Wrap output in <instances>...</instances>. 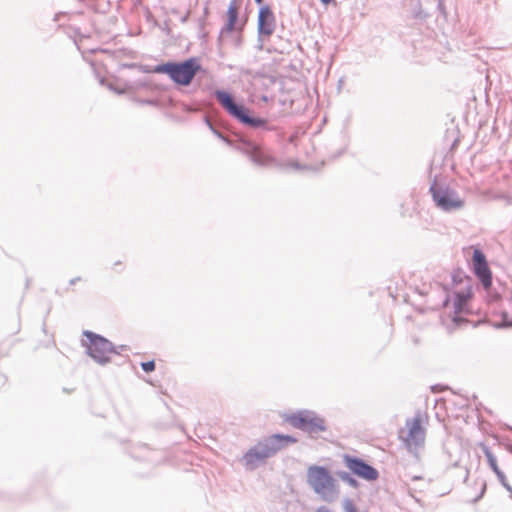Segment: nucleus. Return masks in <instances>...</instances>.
Segmentation results:
<instances>
[{
	"mask_svg": "<svg viewBox=\"0 0 512 512\" xmlns=\"http://www.w3.org/2000/svg\"><path fill=\"white\" fill-rule=\"evenodd\" d=\"M80 280H81V277L72 278V279H70L69 284L70 285H74V284H76Z\"/></svg>",
	"mask_w": 512,
	"mask_h": 512,
	"instance_id": "473e14b6",
	"label": "nucleus"
},
{
	"mask_svg": "<svg viewBox=\"0 0 512 512\" xmlns=\"http://www.w3.org/2000/svg\"><path fill=\"white\" fill-rule=\"evenodd\" d=\"M298 442V439L289 434L274 433L260 439L250 447L240 458L246 470H254L267 459L276 456L280 451Z\"/></svg>",
	"mask_w": 512,
	"mask_h": 512,
	"instance_id": "f257e3e1",
	"label": "nucleus"
},
{
	"mask_svg": "<svg viewBox=\"0 0 512 512\" xmlns=\"http://www.w3.org/2000/svg\"><path fill=\"white\" fill-rule=\"evenodd\" d=\"M429 193L435 206L444 212L459 211L465 205L464 199L459 196L455 189L449 185L438 183L436 177L430 184Z\"/></svg>",
	"mask_w": 512,
	"mask_h": 512,
	"instance_id": "6e6552de",
	"label": "nucleus"
},
{
	"mask_svg": "<svg viewBox=\"0 0 512 512\" xmlns=\"http://www.w3.org/2000/svg\"><path fill=\"white\" fill-rule=\"evenodd\" d=\"M85 339H82V345L86 348V354L99 365L110 363V352H116V345L101 334L90 330H84L82 333Z\"/></svg>",
	"mask_w": 512,
	"mask_h": 512,
	"instance_id": "0eeeda50",
	"label": "nucleus"
},
{
	"mask_svg": "<svg viewBox=\"0 0 512 512\" xmlns=\"http://www.w3.org/2000/svg\"><path fill=\"white\" fill-rule=\"evenodd\" d=\"M203 13H204L203 18L199 19V27L200 28H203L205 26V18L209 14V8L207 5L204 7Z\"/></svg>",
	"mask_w": 512,
	"mask_h": 512,
	"instance_id": "bb28decb",
	"label": "nucleus"
},
{
	"mask_svg": "<svg viewBox=\"0 0 512 512\" xmlns=\"http://www.w3.org/2000/svg\"><path fill=\"white\" fill-rule=\"evenodd\" d=\"M485 491H486V483H483L482 489H481L479 495L474 498L473 502L474 503L478 502L483 497Z\"/></svg>",
	"mask_w": 512,
	"mask_h": 512,
	"instance_id": "c756f323",
	"label": "nucleus"
},
{
	"mask_svg": "<svg viewBox=\"0 0 512 512\" xmlns=\"http://www.w3.org/2000/svg\"><path fill=\"white\" fill-rule=\"evenodd\" d=\"M343 462L354 476L365 481L373 482L379 478V471L363 458L355 455L344 454Z\"/></svg>",
	"mask_w": 512,
	"mask_h": 512,
	"instance_id": "9b49d317",
	"label": "nucleus"
},
{
	"mask_svg": "<svg viewBox=\"0 0 512 512\" xmlns=\"http://www.w3.org/2000/svg\"><path fill=\"white\" fill-rule=\"evenodd\" d=\"M120 67L123 69H138L142 73H153L152 67L138 63H122Z\"/></svg>",
	"mask_w": 512,
	"mask_h": 512,
	"instance_id": "a211bd4d",
	"label": "nucleus"
},
{
	"mask_svg": "<svg viewBox=\"0 0 512 512\" xmlns=\"http://www.w3.org/2000/svg\"><path fill=\"white\" fill-rule=\"evenodd\" d=\"M245 23L246 21L239 23L237 0H231L226 11L225 23L222 26L217 39L218 45L222 44V41L226 35L232 34L234 31H243Z\"/></svg>",
	"mask_w": 512,
	"mask_h": 512,
	"instance_id": "4468645a",
	"label": "nucleus"
},
{
	"mask_svg": "<svg viewBox=\"0 0 512 512\" xmlns=\"http://www.w3.org/2000/svg\"><path fill=\"white\" fill-rule=\"evenodd\" d=\"M408 432L404 438V445L407 451L414 456L418 455V450L424 446L425 443V429L422 426L421 418L415 416L406 420Z\"/></svg>",
	"mask_w": 512,
	"mask_h": 512,
	"instance_id": "9d476101",
	"label": "nucleus"
},
{
	"mask_svg": "<svg viewBox=\"0 0 512 512\" xmlns=\"http://www.w3.org/2000/svg\"><path fill=\"white\" fill-rule=\"evenodd\" d=\"M140 367L146 373H151L155 370L156 364L154 360L143 361L140 363Z\"/></svg>",
	"mask_w": 512,
	"mask_h": 512,
	"instance_id": "4be33fe9",
	"label": "nucleus"
},
{
	"mask_svg": "<svg viewBox=\"0 0 512 512\" xmlns=\"http://www.w3.org/2000/svg\"><path fill=\"white\" fill-rule=\"evenodd\" d=\"M337 475L343 482L347 483L352 488L356 489L360 485L359 481L353 476L351 472L338 471Z\"/></svg>",
	"mask_w": 512,
	"mask_h": 512,
	"instance_id": "f3484780",
	"label": "nucleus"
},
{
	"mask_svg": "<svg viewBox=\"0 0 512 512\" xmlns=\"http://www.w3.org/2000/svg\"><path fill=\"white\" fill-rule=\"evenodd\" d=\"M236 33L233 35V44L236 48H239L242 46L243 43V36L242 31H235Z\"/></svg>",
	"mask_w": 512,
	"mask_h": 512,
	"instance_id": "b1692460",
	"label": "nucleus"
},
{
	"mask_svg": "<svg viewBox=\"0 0 512 512\" xmlns=\"http://www.w3.org/2000/svg\"><path fill=\"white\" fill-rule=\"evenodd\" d=\"M451 277L454 286L466 282L463 288L454 292L453 311L449 315L453 324L459 327L467 322L464 315L471 313L468 301L473 297L472 278L460 268L455 269Z\"/></svg>",
	"mask_w": 512,
	"mask_h": 512,
	"instance_id": "423d86ee",
	"label": "nucleus"
},
{
	"mask_svg": "<svg viewBox=\"0 0 512 512\" xmlns=\"http://www.w3.org/2000/svg\"><path fill=\"white\" fill-rule=\"evenodd\" d=\"M128 349L127 345H119L116 346V352H110V354L120 355L122 351H125Z\"/></svg>",
	"mask_w": 512,
	"mask_h": 512,
	"instance_id": "c85d7f7f",
	"label": "nucleus"
},
{
	"mask_svg": "<svg viewBox=\"0 0 512 512\" xmlns=\"http://www.w3.org/2000/svg\"><path fill=\"white\" fill-rule=\"evenodd\" d=\"M437 1H438L437 8H438L439 12L443 16H446V9H445V5H444V1L443 0H437Z\"/></svg>",
	"mask_w": 512,
	"mask_h": 512,
	"instance_id": "cd10ccee",
	"label": "nucleus"
},
{
	"mask_svg": "<svg viewBox=\"0 0 512 512\" xmlns=\"http://www.w3.org/2000/svg\"><path fill=\"white\" fill-rule=\"evenodd\" d=\"M125 89L129 92H137L139 90H148L155 92L161 91L163 87L155 83L151 78H143L135 81L125 82Z\"/></svg>",
	"mask_w": 512,
	"mask_h": 512,
	"instance_id": "dca6fc26",
	"label": "nucleus"
},
{
	"mask_svg": "<svg viewBox=\"0 0 512 512\" xmlns=\"http://www.w3.org/2000/svg\"><path fill=\"white\" fill-rule=\"evenodd\" d=\"M508 450H509V452H511V453H512V446H510V447L508 448Z\"/></svg>",
	"mask_w": 512,
	"mask_h": 512,
	"instance_id": "37998d69",
	"label": "nucleus"
},
{
	"mask_svg": "<svg viewBox=\"0 0 512 512\" xmlns=\"http://www.w3.org/2000/svg\"><path fill=\"white\" fill-rule=\"evenodd\" d=\"M483 452L487 459L489 467L496 474L497 479L500 482V484L509 492V496L512 499V486L508 483L504 472L499 468L496 456L493 454L491 449L487 446L483 447Z\"/></svg>",
	"mask_w": 512,
	"mask_h": 512,
	"instance_id": "2eb2a0df",
	"label": "nucleus"
},
{
	"mask_svg": "<svg viewBox=\"0 0 512 512\" xmlns=\"http://www.w3.org/2000/svg\"><path fill=\"white\" fill-rule=\"evenodd\" d=\"M78 1H79V2H81V3H84V2H85V0H78Z\"/></svg>",
	"mask_w": 512,
	"mask_h": 512,
	"instance_id": "c03bdc74",
	"label": "nucleus"
},
{
	"mask_svg": "<svg viewBox=\"0 0 512 512\" xmlns=\"http://www.w3.org/2000/svg\"><path fill=\"white\" fill-rule=\"evenodd\" d=\"M471 270L474 275L480 281L485 290H488L492 286L493 274L488 265V261L485 253L479 247L473 248L471 258Z\"/></svg>",
	"mask_w": 512,
	"mask_h": 512,
	"instance_id": "f8f14e48",
	"label": "nucleus"
},
{
	"mask_svg": "<svg viewBox=\"0 0 512 512\" xmlns=\"http://www.w3.org/2000/svg\"><path fill=\"white\" fill-rule=\"evenodd\" d=\"M133 101L141 104V105H149V106H158L159 101L157 99H139L133 98Z\"/></svg>",
	"mask_w": 512,
	"mask_h": 512,
	"instance_id": "5701e85b",
	"label": "nucleus"
},
{
	"mask_svg": "<svg viewBox=\"0 0 512 512\" xmlns=\"http://www.w3.org/2000/svg\"><path fill=\"white\" fill-rule=\"evenodd\" d=\"M119 264H120V261L115 262L116 266H119Z\"/></svg>",
	"mask_w": 512,
	"mask_h": 512,
	"instance_id": "79ce46f5",
	"label": "nucleus"
},
{
	"mask_svg": "<svg viewBox=\"0 0 512 512\" xmlns=\"http://www.w3.org/2000/svg\"><path fill=\"white\" fill-rule=\"evenodd\" d=\"M153 73L165 74L178 87L189 86L195 76L205 69L201 65L200 59L196 56L188 57L183 60H168L152 67Z\"/></svg>",
	"mask_w": 512,
	"mask_h": 512,
	"instance_id": "20e7f679",
	"label": "nucleus"
},
{
	"mask_svg": "<svg viewBox=\"0 0 512 512\" xmlns=\"http://www.w3.org/2000/svg\"><path fill=\"white\" fill-rule=\"evenodd\" d=\"M306 481L322 501L332 503L338 499L339 485L328 467L316 464L309 466Z\"/></svg>",
	"mask_w": 512,
	"mask_h": 512,
	"instance_id": "39448f33",
	"label": "nucleus"
},
{
	"mask_svg": "<svg viewBox=\"0 0 512 512\" xmlns=\"http://www.w3.org/2000/svg\"><path fill=\"white\" fill-rule=\"evenodd\" d=\"M457 142H458V140H455V141L453 142L452 147H451V150L455 148L454 146H456V145H457Z\"/></svg>",
	"mask_w": 512,
	"mask_h": 512,
	"instance_id": "4c0bfd02",
	"label": "nucleus"
},
{
	"mask_svg": "<svg viewBox=\"0 0 512 512\" xmlns=\"http://www.w3.org/2000/svg\"><path fill=\"white\" fill-rule=\"evenodd\" d=\"M334 0H320V2L324 5H328L330 4L331 2H333Z\"/></svg>",
	"mask_w": 512,
	"mask_h": 512,
	"instance_id": "f704fd0d",
	"label": "nucleus"
},
{
	"mask_svg": "<svg viewBox=\"0 0 512 512\" xmlns=\"http://www.w3.org/2000/svg\"><path fill=\"white\" fill-rule=\"evenodd\" d=\"M342 153H343V150L339 151V152L337 153V155H335V157L340 156Z\"/></svg>",
	"mask_w": 512,
	"mask_h": 512,
	"instance_id": "58836bf2",
	"label": "nucleus"
},
{
	"mask_svg": "<svg viewBox=\"0 0 512 512\" xmlns=\"http://www.w3.org/2000/svg\"><path fill=\"white\" fill-rule=\"evenodd\" d=\"M343 509H344V512H359V510L356 507V505L354 504V502L349 498L344 499Z\"/></svg>",
	"mask_w": 512,
	"mask_h": 512,
	"instance_id": "412c9836",
	"label": "nucleus"
},
{
	"mask_svg": "<svg viewBox=\"0 0 512 512\" xmlns=\"http://www.w3.org/2000/svg\"><path fill=\"white\" fill-rule=\"evenodd\" d=\"M443 292H444L445 296H444L440 306L442 308L446 309L450 306L451 298H450V294L448 293V291L445 287L443 288Z\"/></svg>",
	"mask_w": 512,
	"mask_h": 512,
	"instance_id": "a878e982",
	"label": "nucleus"
},
{
	"mask_svg": "<svg viewBox=\"0 0 512 512\" xmlns=\"http://www.w3.org/2000/svg\"><path fill=\"white\" fill-rule=\"evenodd\" d=\"M163 31L166 33V35H170V28L168 26V24L165 25V27L163 28Z\"/></svg>",
	"mask_w": 512,
	"mask_h": 512,
	"instance_id": "72a5a7b5",
	"label": "nucleus"
},
{
	"mask_svg": "<svg viewBox=\"0 0 512 512\" xmlns=\"http://www.w3.org/2000/svg\"><path fill=\"white\" fill-rule=\"evenodd\" d=\"M190 11L188 10L184 15L180 17L181 23H186L189 20Z\"/></svg>",
	"mask_w": 512,
	"mask_h": 512,
	"instance_id": "7c9ffc66",
	"label": "nucleus"
},
{
	"mask_svg": "<svg viewBox=\"0 0 512 512\" xmlns=\"http://www.w3.org/2000/svg\"><path fill=\"white\" fill-rule=\"evenodd\" d=\"M172 13H173V14H177V13H178V11H177L176 9H173V10H172Z\"/></svg>",
	"mask_w": 512,
	"mask_h": 512,
	"instance_id": "ea45409f",
	"label": "nucleus"
},
{
	"mask_svg": "<svg viewBox=\"0 0 512 512\" xmlns=\"http://www.w3.org/2000/svg\"><path fill=\"white\" fill-rule=\"evenodd\" d=\"M487 291V301L488 303H494L500 300V294L497 292H490V289Z\"/></svg>",
	"mask_w": 512,
	"mask_h": 512,
	"instance_id": "393cba45",
	"label": "nucleus"
},
{
	"mask_svg": "<svg viewBox=\"0 0 512 512\" xmlns=\"http://www.w3.org/2000/svg\"><path fill=\"white\" fill-rule=\"evenodd\" d=\"M286 421L294 428L308 433L310 436L328 430L325 419L313 410H298L290 414Z\"/></svg>",
	"mask_w": 512,
	"mask_h": 512,
	"instance_id": "1a4fd4ad",
	"label": "nucleus"
},
{
	"mask_svg": "<svg viewBox=\"0 0 512 512\" xmlns=\"http://www.w3.org/2000/svg\"><path fill=\"white\" fill-rule=\"evenodd\" d=\"M61 15V13H57L55 14V17H54V21H58L59 20V16Z\"/></svg>",
	"mask_w": 512,
	"mask_h": 512,
	"instance_id": "e433bc0d",
	"label": "nucleus"
},
{
	"mask_svg": "<svg viewBox=\"0 0 512 512\" xmlns=\"http://www.w3.org/2000/svg\"><path fill=\"white\" fill-rule=\"evenodd\" d=\"M315 512H333V511L330 508L323 505V506L318 507Z\"/></svg>",
	"mask_w": 512,
	"mask_h": 512,
	"instance_id": "2f4dec72",
	"label": "nucleus"
},
{
	"mask_svg": "<svg viewBox=\"0 0 512 512\" xmlns=\"http://www.w3.org/2000/svg\"><path fill=\"white\" fill-rule=\"evenodd\" d=\"M254 1H255V3H256L257 5H259V7H261V5H265V4H264V0H254Z\"/></svg>",
	"mask_w": 512,
	"mask_h": 512,
	"instance_id": "c9c22d12",
	"label": "nucleus"
},
{
	"mask_svg": "<svg viewBox=\"0 0 512 512\" xmlns=\"http://www.w3.org/2000/svg\"><path fill=\"white\" fill-rule=\"evenodd\" d=\"M100 84L103 85V86H106L109 90H111V91H113V92H115L116 94H119V95L124 94L125 92H128L125 89V86L122 89L117 88L113 84L106 82L104 78L100 79Z\"/></svg>",
	"mask_w": 512,
	"mask_h": 512,
	"instance_id": "aec40b11",
	"label": "nucleus"
},
{
	"mask_svg": "<svg viewBox=\"0 0 512 512\" xmlns=\"http://www.w3.org/2000/svg\"><path fill=\"white\" fill-rule=\"evenodd\" d=\"M496 329L512 328V320L509 319L508 313L503 311L501 313V321L493 324Z\"/></svg>",
	"mask_w": 512,
	"mask_h": 512,
	"instance_id": "6ab92c4d",
	"label": "nucleus"
},
{
	"mask_svg": "<svg viewBox=\"0 0 512 512\" xmlns=\"http://www.w3.org/2000/svg\"><path fill=\"white\" fill-rule=\"evenodd\" d=\"M28 286H29V279H27V281H26V288H28Z\"/></svg>",
	"mask_w": 512,
	"mask_h": 512,
	"instance_id": "a19ab883",
	"label": "nucleus"
},
{
	"mask_svg": "<svg viewBox=\"0 0 512 512\" xmlns=\"http://www.w3.org/2000/svg\"><path fill=\"white\" fill-rule=\"evenodd\" d=\"M204 123L209 128V130L222 142H224L229 147H233L234 149L240 151L244 155H246L249 160L259 167H268L276 162L274 156L269 154L263 147L262 144L247 138L245 136H237L236 139H230L226 137L222 132H220L210 121L207 116L203 118Z\"/></svg>",
	"mask_w": 512,
	"mask_h": 512,
	"instance_id": "f03ea898",
	"label": "nucleus"
},
{
	"mask_svg": "<svg viewBox=\"0 0 512 512\" xmlns=\"http://www.w3.org/2000/svg\"><path fill=\"white\" fill-rule=\"evenodd\" d=\"M276 29V18L269 5H261L257 17L258 49H263L265 38H269Z\"/></svg>",
	"mask_w": 512,
	"mask_h": 512,
	"instance_id": "ddd939ff",
	"label": "nucleus"
},
{
	"mask_svg": "<svg viewBox=\"0 0 512 512\" xmlns=\"http://www.w3.org/2000/svg\"><path fill=\"white\" fill-rule=\"evenodd\" d=\"M213 96L226 113L243 126L267 131L274 130V128L269 125L267 119L254 115L244 103L236 101L230 91L216 89L213 92Z\"/></svg>",
	"mask_w": 512,
	"mask_h": 512,
	"instance_id": "7ed1b4c3",
	"label": "nucleus"
}]
</instances>
